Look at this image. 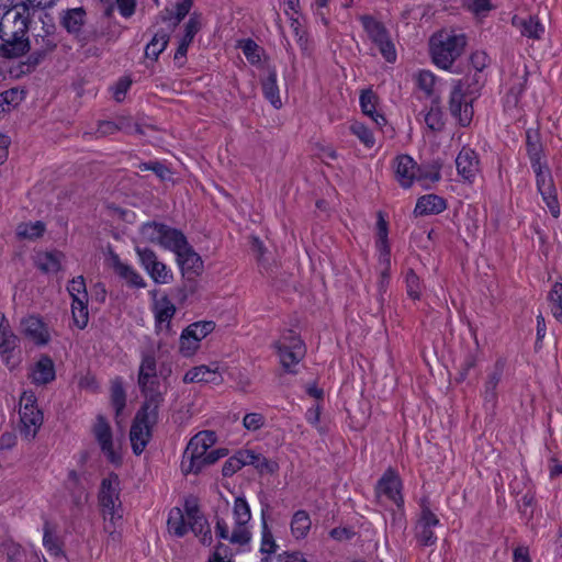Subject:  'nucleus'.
<instances>
[{"mask_svg": "<svg viewBox=\"0 0 562 562\" xmlns=\"http://www.w3.org/2000/svg\"><path fill=\"white\" fill-rule=\"evenodd\" d=\"M265 98L276 108L282 106L279 87L277 83V71L274 68L268 70L267 77L261 81Z\"/></svg>", "mask_w": 562, "mask_h": 562, "instance_id": "obj_35", "label": "nucleus"}, {"mask_svg": "<svg viewBox=\"0 0 562 562\" xmlns=\"http://www.w3.org/2000/svg\"><path fill=\"white\" fill-rule=\"evenodd\" d=\"M513 24L518 26L520 33L529 38L540 40L544 33V26L537 16H529L528 19H517V16H515Z\"/></svg>", "mask_w": 562, "mask_h": 562, "instance_id": "obj_38", "label": "nucleus"}, {"mask_svg": "<svg viewBox=\"0 0 562 562\" xmlns=\"http://www.w3.org/2000/svg\"><path fill=\"white\" fill-rule=\"evenodd\" d=\"M176 256L183 277L193 279L202 274L204 269L203 260L189 243Z\"/></svg>", "mask_w": 562, "mask_h": 562, "instance_id": "obj_20", "label": "nucleus"}, {"mask_svg": "<svg viewBox=\"0 0 562 562\" xmlns=\"http://www.w3.org/2000/svg\"><path fill=\"white\" fill-rule=\"evenodd\" d=\"M193 0H180L176 4L175 10H165L166 14L162 16V20L167 21L173 19V25H178L190 12Z\"/></svg>", "mask_w": 562, "mask_h": 562, "instance_id": "obj_47", "label": "nucleus"}, {"mask_svg": "<svg viewBox=\"0 0 562 562\" xmlns=\"http://www.w3.org/2000/svg\"><path fill=\"white\" fill-rule=\"evenodd\" d=\"M56 378L55 364L48 355H42L34 363L29 379L35 385H46Z\"/></svg>", "mask_w": 562, "mask_h": 562, "instance_id": "obj_21", "label": "nucleus"}, {"mask_svg": "<svg viewBox=\"0 0 562 562\" xmlns=\"http://www.w3.org/2000/svg\"><path fill=\"white\" fill-rule=\"evenodd\" d=\"M402 481L392 469L386 470L378 481L375 493L378 497L385 496L397 507L403 506L404 499L401 494Z\"/></svg>", "mask_w": 562, "mask_h": 562, "instance_id": "obj_18", "label": "nucleus"}, {"mask_svg": "<svg viewBox=\"0 0 562 562\" xmlns=\"http://www.w3.org/2000/svg\"><path fill=\"white\" fill-rule=\"evenodd\" d=\"M458 175L469 183H472L480 170V160L475 150L462 147L456 158Z\"/></svg>", "mask_w": 562, "mask_h": 562, "instance_id": "obj_19", "label": "nucleus"}, {"mask_svg": "<svg viewBox=\"0 0 562 562\" xmlns=\"http://www.w3.org/2000/svg\"><path fill=\"white\" fill-rule=\"evenodd\" d=\"M111 265L114 272L131 288L142 289L146 286L144 278L131 265L121 261L119 255H111Z\"/></svg>", "mask_w": 562, "mask_h": 562, "instance_id": "obj_23", "label": "nucleus"}, {"mask_svg": "<svg viewBox=\"0 0 562 562\" xmlns=\"http://www.w3.org/2000/svg\"><path fill=\"white\" fill-rule=\"evenodd\" d=\"M465 45L467 38L463 34L438 32L429 42L432 61L439 68L449 69L461 56Z\"/></svg>", "mask_w": 562, "mask_h": 562, "instance_id": "obj_5", "label": "nucleus"}, {"mask_svg": "<svg viewBox=\"0 0 562 562\" xmlns=\"http://www.w3.org/2000/svg\"><path fill=\"white\" fill-rule=\"evenodd\" d=\"M200 341L199 338L192 334L191 329H187V327L182 330L180 336V346L179 351L184 357L192 356L199 348Z\"/></svg>", "mask_w": 562, "mask_h": 562, "instance_id": "obj_50", "label": "nucleus"}, {"mask_svg": "<svg viewBox=\"0 0 562 562\" xmlns=\"http://www.w3.org/2000/svg\"><path fill=\"white\" fill-rule=\"evenodd\" d=\"M240 47H241V50H243L245 57L247 58V60L250 64L256 65V64L260 63L261 58H260V54H259V46L255 41H252L250 38L246 40L243 42Z\"/></svg>", "mask_w": 562, "mask_h": 562, "instance_id": "obj_55", "label": "nucleus"}, {"mask_svg": "<svg viewBox=\"0 0 562 562\" xmlns=\"http://www.w3.org/2000/svg\"><path fill=\"white\" fill-rule=\"evenodd\" d=\"M138 169L140 171H153L160 180H166L170 177V170L167 166H165L160 161H148V162H140L138 165Z\"/></svg>", "mask_w": 562, "mask_h": 562, "instance_id": "obj_54", "label": "nucleus"}, {"mask_svg": "<svg viewBox=\"0 0 562 562\" xmlns=\"http://www.w3.org/2000/svg\"><path fill=\"white\" fill-rule=\"evenodd\" d=\"M45 232V224L41 221L34 223H21L16 228V235L22 239H36Z\"/></svg>", "mask_w": 562, "mask_h": 562, "instance_id": "obj_46", "label": "nucleus"}, {"mask_svg": "<svg viewBox=\"0 0 562 562\" xmlns=\"http://www.w3.org/2000/svg\"><path fill=\"white\" fill-rule=\"evenodd\" d=\"M359 101L362 113L369 116L378 126L386 123L384 115L376 111L378 97L371 89L363 90Z\"/></svg>", "mask_w": 562, "mask_h": 562, "instance_id": "obj_32", "label": "nucleus"}, {"mask_svg": "<svg viewBox=\"0 0 562 562\" xmlns=\"http://www.w3.org/2000/svg\"><path fill=\"white\" fill-rule=\"evenodd\" d=\"M155 322L158 331H162L164 323H170L176 314V306L167 295L155 299L153 304Z\"/></svg>", "mask_w": 562, "mask_h": 562, "instance_id": "obj_29", "label": "nucleus"}, {"mask_svg": "<svg viewBox=\"0 0 562 562\" xmlns=\"http://www.w3.org/2000/svg\"><path fill=\"white\" fill-rule=\"evenodd\" d=\"M504 373V362L497 360L494 364L493 371L488 373L487 380L484 384L483 397L486 403H490L493 407L497 401V385L499 384Z\"/></svg>", "mask_w": 562, "mask_h": 562, "instance_id": "obj_31", "label": "nucleus"}, {"mask_svg": "<svg viewBox=\"0 0 562 562\" xmlns=\"http://www.w3.org/2000/svg\"><path fill=\"white\" fill-rule=\"evenodd\" d=\"M31 13L26 3L21 2L8 10L0 22V57L19 58L31 49L27 36Z\"/></svg>", "mask_w": 562, "mask_h": 562, "instance_id": "obj_1", "label": "nucleus"}, {"mask_svg": "<svg viewBox=\"0 0 562 562\" xmlns=\"http://www.w3.org/2000/svg\"><path fill=\"white\" fill-rule=\"evenodd\" d=\"M88 301L77 297L76 302H71L72 321L79 329L86 328L89 322Z\"/></svg>", "mask_w": 562, "mask_h": 562, "instance_id": "obj_44", "label": "nucleus"}, {"mask_svg": "<svg viewBox=\"0 0 562 562\" xmlns=\"http://www.w3.org/2000/svg\"><path fill=\"white\" fill-rule=\"evenodd\" d=\"M63 254L59 251L40 252L35 257V266L44 273L58 272L61 268Z\"/></svg>", "mask_w": 562, "mask_h": 562, "instance_id": "obj_36", "label": "nucleus"}, {"mask_svg": "<svg viewBox=\"0 0 562 562\" xmlns=\"http://www.w3.org/2000/svg\"><path fill=\"white\" fill-rule=\"evenodd\" d=\"M387 222L384 220L381 212L378 214V221H376V246H382L383 244H389L387 241Z\"/></svg>", "mask_w": 562, "mask_h": 562, "instance_id": "obj_62", "label": "nucleus"}, {"mask_svg": "<svg viewBox=\"0 0 562 562\" xmlns=\"http://www.w3.org/2000/svg\"><path fill=\"white\" fill-rule=\"evenodd\" d=\"M274 346L284 371L295 373L292 367L296 366L305 356V345L302 339L293 331H289Z\"/></svg>", "mask_w": 562, "mask_h": 562, "instance_id": "obj_12", "label": "nucleus"}, {"mask_svg": "<svg viewBox=\"0 0 562 562\" xmlns=\"http://www.w3.org/2000/svg\"><path fill=\"white\" fill-rule=\"evenodd\" d=\"M485 79L482 72L474 71L453 82L449 95V112L462 127L473 120V101L480 95Z\"/></svg>", "mask_w": 562, "mask_h": 562, "instance_id": "obj_2", "label": "nucleus"}, {"mask_svg": "<svg viewBox=\"0 0 562 562\" xmlns=\"http://www.w3.org/2000/svg\"><path fill=\"white\" fill-rule=\"evenodd\" d=\"M161 404L143 403L130 430L133 452L139 456L151 438V428L158 423Z\"/></svg>", "mask_w": 562, "mask_h": 562, "instance_id": "obj_6", "label": "nucleus"}, {"mask_svg": "<svg viewBox=\"0 0 562 562\" xmlns=\"http://www.w3.org/2000/svg\"><path fill=\"white\" fill-rule=\"evenodd\" d=\"M0 95L4 99L7 105L13 106L18 105L24 98L23 91L19 90L18 88L5 90L1 92Z\"/></svg>", "mask_w": 562, "mask_h": 562, "instance_id": "obj_64", "label": "nucleus"}, {"mask_svg": "<svg viewBox=\"0 0 562 562\" xmlns=\"http://www.w3.org/2000/svg\"><path fill=\"white\" fill-rule=\"evenodd\" d=\"M311 518L306 510H297L291 520V532L296 539L305 538L311 529Z\"/></svg>", "mask_w": 562, "mask_h": 562, "instance_id": "obj_39", "label": "nucleus"}, {"mask_svg": "<svg viewBox=\"0 0 562 562\" xmlns=\"http://www.w3.org/2000/svg\"><path fill=\"white\" fill-rule=\"evenodd\" d=\"M243 425L247 430L256 431L265 425V417L259 413H248L243 418Z\"/></svg>", "mask_w": 562, "mask_h": 562, "instance_id": "obj_60", "label": "nucleus"}, {"mask_svg": "<svg viewBox=\"0 0 562 562\" xmlns=\"http://www.w3.org/2000/svg\"><path fill=\"white\" fill-rule=\"evenodd\" d=\"M184 513L189 520V529L200 537V541L204 546H210L213 541L211 527L204 515L200 512L199 506L194 503L186 502Z\"/></svg>", "mask_w": 562, "mask_h": 562, "instance_id": "obj_17", "label": "nucleus"}, {"mask_svg": "<svg viewBox=\"0 0 562 562\" xmlns=\"http://www.w3.org/2000/svg\"><path fill=\"white\" fill-rule=\"evenodd\" d=\"M116 132H124L126 134H143L139 125L134 124L131 117L120 116L114 121Z\"/></svg>", "mask_w": 562, "mask_h": 562, "instance_id": "obj_57", "label": "nucleus"}, {"mask_svg": "<svg viewBox=\"0 0 562 562\" xmlns=\"http://www.w3.org/2000/svg\"><path fill=\"white\" fill-rule=\"evenodd\" d=\"M447 207V202L443 198L437 194H426L417 200L414 213L417 216L439 214Z\"/></svg>", "mask_w": 562, "mask_h": 562, "instance_id": "obj_28", "label": "nucleus"}, {"mask_svg": "<svg viewBox=\"0 0 562 562\" xmlns=\"http://www.w3.org/2000/svg\"><path fill=\"white\" fill-rule=\"evenodd\" d=\"M214 322H196L187 327V329H191L192 334H194V336L199 338V341H201L209 334H211L214 330Z\"/></svg>", "mask_w": 562, "mask_h": 562, "instance_id": "obj_59", "label": "nucleus"}, {"mask_svg": "<svg viewBox=\"0 0 562 562\" xmlns=\"http://www.w3.org/2000/svg\"><path fill=\"white\" fill-rule=\"evenodd\" d=\"M137 384L144 396V403H164L165 391H161V384L157 375V361L153 352H146L142 356Z\"/></svg>", "mask_w": 562, "mask_h": 562, "instance_id": "obj_7", "label": "nucleus"}, {"mask_svg": "<svg viewBox=\"0 0 562 562\" xmlns=\"http://www.w3.org/2000/svg\"><path fill=\"white\" fill-rule=\"evenodd\" d=\"M135 251L140 266L155 283L168 284L172 281L173 274L171 270L158 259V256L153 249L137 244L135 246Z\"/></svg>", "mask_w": 562, "mask_h": 562, "instance_id": "obj_13", "label": "nucleus"}, {"mask_svg": "<svg viewBox=\"0 0 562 562\" xmlns=\"http://www.w3.org/2000/svg\"><path fill=\"white\" fill-rule=\"evenodd\" d=\"M436 78L428 70L419 71L417 76V86L420 90H423L427 95H430L434 91Z\"/></svg>", "mask_w": 562, "mask_h": 562, "instance_id": "obj_58", "label": "nucleus"}, {"mask_svg": "<svg viewBox=\"0 0 562 562\" xmlns=\"http://www.w3.org/2000/svg\"><path fill=\"white\" fill-rule=\"evenodd\" d=\"M359 20L368 37L379 48L385 61L394 64L397 59V53L385 25L372 15H361Z\"/></svg>", "mask_w": 562, "mask_h": 562, "instance_id": "obj_10", "label": "nucleus"}, {"mask_svg": "<svg viewBox=\"0 0 562 562\" xmlns=\"http://www.w3.org/2000/svg\"><path fill=\"white\" fill-rule=\"evenodd\" d=\"M92 434L106 459L113 464L120 463L121 456L114 450L113 447L112 428L103 415L97 416L95 423L92 427Z\"/></svg>", "mask_w": 562, "mask_h": 562, "instance_id": "obj_16", "label": "nucleus"}, {"mask_svg": "<svg viewBox=\"0 0 562 562\" xmlns=\"http://www.w3.org/2000/svg\"><path fill=\"white\" fill-rule=\"evenodd\" d=\"M548 301L550 305V311L553 317L562 324V283L554 282L549 294Z\"/></svg>", "mask_w": 562, "mask_h": 562, "instance_id": "obj_43", "label": "nucleus"}, {"mask_svg": "<svg viewBox=\"0 0 562 562\" xmlns=\"http://www.w3.org/2000/svg\"><path fill=\"white\" fill-rule=\"evenodd\" d=\"M188 244L184 234L173 227L165 225L160 245L162 248L173 251L176 255Z\"/></svg>", "mask_w": 562, "mask_h": 562, "instance_id": "obj_34", "label": "nucleus"}, {"mask_svg": "<svg viewBox=\"0 0 562 562\" xmlns=\"http://www.w3.org/2000/svg\"><path fill=\"white\" fill-rule=\"evenodd\" d=\"M233 516L235 526L229 532L226 520L216 516L215 535L217 538L227 540L232 544L245 546L251 539V532L248 528V522L251 519L250 507L245 497L238 496L234 501Z\"/></svg>", "mask_w": 562, "mask_h": 562, "instance_id": "obj_3", "label": "nucleus"}, {"mask_svg": "<svg viewBox=\"0 0 562 562\" xmlns=\"http://www.w3.org/2000/svg\"><path fill=\"white\" fill-rule=\"evenodd\" d=\"M526 150L531 167L547 164L544 160L543 146L538 131L528 130L526 132Z\"/></svg>", "mask_w": 562, "mask_h": 562, "instance_id": "obj_30", "label": "nucleus"}, {"mask_svg": "<svg viewBox=\"0 0 562 562\" xmlns=\"http://www.w3.org/2000/svg\"><path fill=\"white\" fill-rule=\"evenodd\" d=\"M278 546L274 541L273 535L268 527L265 512L262 510V530H261V546L260 552L267 554L261 559V562H271L270 555L276 552Z\"/></svg>", "mask_w": 562, "mask_h": 562, "instance_id": "obj_40", "label": "nucleus"}, {"mask_svg": "<svg viewBox=\"0 0 562 562\" xmlns=\"http://www.w3.org/2000/svg\"><path fill=\"white\" fill-rule=\"evenodd\" d=\"M218 367L210 368L206 366H199L194 367L191 370H189L184 376L183 382L184 383H213V384H221L223 381L222 375L217 371Z\"/></svg>", "mask_w": 562, "mask_h": 562, "instance_id": "obj_26", "label": "nucleus"}, {"mask_svg": "<svg viewBox=\"0 0 562 562\" xmlns=\"http://www.w3.org/2000/svg\"><path fill=\"white\" fill-rule=\"evenodd\" d=\"M168 42L169 35L166 32L161 31L156 33L151 41L146 45V57L157 60L159 55L166 49Z\"/></svg>", "mask_w": 562, "mask_h": 562, "instance_id": "obj_42", "label": "nucleus"}, {"mask_svg": "<svg viewBox=\"0 0 562 562\" xmlns=\"http://www.w3.org/2000/svg\"><path fill=\"white\" fill-rule=\"evenodd\" d=\"M418 166L408 155H400L396 157L395 173L398 182L403 188H409L417 177Z\"/></svg>", "mask_w": 562, "mask_h": 562, "instance_id": "obj_25", "label": "nucleus"}, {"mask_svg": "<svg viewBox=\"0 0 562 562\" xmlns=\"http://www.w3.org/2000/svg\"><path fill=\"white\" fill-rule=\"evenodd\" d=\"M164 223L147 222L144 223L139 228L140 237L144 241L160 245L162 231L165 229Z\"/></svg>", "mask_w": 562, "mask_h": 562, "instance_id": "obj_41", "label": "nucleus"}, {"mask_svg": "<svg viewBox=\"0 0 562 562\" xmlns=\"http://www.w3.org/2000/svg\"><path fill=\"white\" fill-rule=\"evenodd\" d=\"M406 291L411 299L419 300L423 290V283L413 269H408L405 276Z\"/></svg>", "mask_w": 562, "mask_h": 562, "instance_id": "obj_51", "label": "nucleus"}, {"mask_svg": "<svg viewBox=\"0 0 562 562\" xmlns=\"http://www.w3.org/2000/svg\"><path fill=\"white\" fill-rule=\"evenodd\" d=\"M111 402L115 409V415L119 416L126 405V393L119 378L113 380L111 384Z\"/></svg>", "mask_w": 562, "mask_h": 562, "instance_id": "obj_45", "label": "nucleus"}, {"mask_svg": "<svg viewBox=\"0 0 562 562\" xmlns=\"http://www.w3.org/2000/svg\"><path fill=\"white\" fill-rule=\"evenodd\" d=\"M36 403L37 398L32 391L23 392L20 397V431L27 440L34 439L43 425V413Z\"/></svg>", "mask_w": 562, "mask_h": 562, "instance_id": "obj_11", "label": "nucleus"}, {"mask_svg": "<svg viewBox=\"0 0 562 562\" xmlns=\"http://www.w3.org/2000/svg\"><path fill=\"white\" fill-rule=\"evenodd\" d=\"M119 476L111 473L101 482L99 491V504L102 507L105 520L104 531L108 532L113 540L120 538L116 532V522L122 519V506L120 501Z\"/></svg>", "mask_w": 562, "mask_h": 562, "instance_id": "obj_4", "label": "nucleus"}, {"mask_svg": "<svg viewBox=\"0 0 562 562\" xmlns=\"http://www.w3.org/2000/svg\"><path fill=\"white\" fill-rule=\"evenodd\" d=\"M245 465L244 458L239 457V451L229 459H227L222 468V474L225 477L234 475Z\"/></svg>", "mask_w": 562, "mask_h": 562, "instance_id": "obj_56", "label": "nucleus"}, {"mask_svg": "<svg viewBox=\"0 0 562 562\" xmlns=\"http://www.w3.org/2000/svg\"><path fill=\"white\" fill-rule=\"evenodd\" d=\"M23 333L36 345H46L49 341V334L43 321L34 315L25 317L21 322Z\"/></svg>", "mask_w": 562, "mask_h": 562, "instance_id": "obj_24", "label": "nucleus"}, {"mask_svg": "<svg viewBox=\"0 0 562 562\" xmlns=\"http://www.w3.org/2000/svg\"><path fill=\"white\" fill-rule=\"evenodd\" d=\"M67 291L71 296L72 302H76L77 297L80 300H89L86 281L82 276L74 278L71 281H69L67 285Z\"/></svg>", "mask_w": 562, "mask_h": 562, "instance_id": "obj_52", "label": "nucleus"}, {"mask_svg": "<svg viewBox=\"0 0 562 562\" xmlns=\"http://www.w3.org/2000/svg\"><path fill=\"white\" fill-rule=\"evenodd\" d=\"M379 250V267L380 270L391 271V249L389 244L376 246Z\"/></svg>", "mask_w": 562, "mask_h": 562, "instance_id": "obj_63", "label": "nucleus"}, {"mask_svg": "<svg viewBox=\"0 0 562 562\" xmlns=\"http://www.w3.org/2000/svg\"><path fill=\"white\" fill-rule=\"evenodd\" d=\"M239 457L244 458L245 465H252L260 473H274L279 469V464L276 461L269 460L252 450H239Z\"/></svg>", "mask_w": 562, "mask_h": 562, "instance_id": "obj_33", "label": "nucleus"}, {"mask_svg": "<svg viewBox=\"0 0 562 562\" xmlns=\"http://www.w3.org/2000/svg\"><path fill=\"white\" fill-rule=\"evenodd\" d=\"M45 18H48L49 21H42V33L34 36L35 48L27 57V60L21 65L23 68L21 72L23 74L33 71L43 61L45 56L57 47L56 25L48 14H45Z\"/></svg>", "mask_w": 562, "mask_h": 562, "instance_id": "obj_9", "label": "nucleus"}, {"mask_svg": "<svg viewBox=\"0 0 562 562\" xmlns=\"http://www.w3.org/2000/svg\"><path fill=\"white\" fill-rule=\"evenodd\" d=\"M43 546L46 550L55 557H59L63 554L61 544L59 539L53 535V530L48 520H45L43 528Z\"/></svg>", "mask_w": 562, "mask_h": 562, "instance_id": "obj_48", "label": "nucleus"}, {"mask_svg": "<svg viewBox=\"0 0 562 562\" xmlns=\"http://www.w3.org/2000/svg\"><path fill=\"white\" fill-rule=\"evenodd\" d=\"M167 525L169 532L178 538L183 537L189 530L187 514L184 515L183 510L179 507H173L169 512Z\"/></svg>", "mask_w": 562, "mask_h": 562, "instance_id": "obj_37", "label": "nucleus"}, {"mask_svg": "<svg viewBox=\"0 0 562 562\" xmlns=\"http://www.w3.org/2000/svg\"><path fill=\"white\" fill-rule=\"evenodd\" d=\"M439 525V519L430 509L427 499L420 503V514L415 527V537L420 546L430 547L436 543L437 537L432 528Z\"/></svg>", "mask_w": 562, "mask_h": 562, "instance_id": "obj_15", "label": "nucleus"}, {"mask_svg": "<svg viewBox=\"0 0 562 562\" xmlns=\"http://www.w3.org/2000/svg\"><path fill=\"white\" fill-rule=\"evenodd\" d=\"M19 338L12 331L9 321L3 313L0 312V357L5 364H10L12 352L19 347Z\"/></svg>", "mask_w": 562, "mask_h": 562, "instance_id": "obj_22", "label": "nucleus"}, {"mask_svg": "<svg viewBox=\"0 0 562 562\" xmlns=\"http://www.w3.org/2000/svg\"><path fill=\"white\" fill-rule=\"evenodd\" d=\"M425 123L429 130L432 132H440L445 126V122L442 119V112L439 106H431L428 112L425 114Z\"/></svg>", "mask_w": 562, "mask_h": 562, "instance_id": "obj_53", "label": "nucleus"}, {"mask_svg": "<svg viewBox=\"0 0 562 562\" xmlns=\"http://www.w3.org/2000/svg\"><path fill=\"white\" fill-rule=\"evenodd\" d=\"M350 133L355 135L366 147L372 148L375 144V138L372 131L361 122L355 121L351 123Z\"/></svg>", "mask_w": 562, "mask_h": 562, "instance_id": "obj_49", "label": "nucleus"}, {"mask_svg": "<svg viewBox=\"0 0 562 562\" xmlns=\"http://www.w3.org/2000/svg\"><path fill=\"white\" fill-rule=\"evenodd\" d=\"M476 366V358L474 355L472 353H468L463 360V362L461 363V367H460V370L458 372V375L456 378V381L457 382H463L470 370L473 369L474 367Z\"/></svg>", "mask_w": 562, "mask_h": 562, "instance_id": "obj_61", "label": "nucleus"}, {"mask_svg": "<svg viewBox=\"0 0 562 562\" xmlns=\"http://www.w3.org/2000/svg\"><path fill=\"white\" fill-rule=\"evenodd\" d=\"M214 431L204 430L194 435L187 445L181 461V470L184 474H198L203 470V459L206 451L215 443Z\"/></svg>", "mask_w": 562, "mask_h": 562, "instance_id": "obj_8", "label": "nucleus"}, {"mask_svg": "<svg viewBox=\"0 0 562 562\" xmlns=\"http://www.w3.org/2000/svg\"><path fill=\"white\" fill-rule=\"evenodd\" d=\"M536 175L537 190L549 207L553 217L560 215V205L557 198L555 186L552 173L547 164L531 167Z\"/></svg>", "mask_w": 562, "mask_h": 562, "instance_id": "obj_14", "label": "nucleus"}, {"mask_svg": "<svg viewBox=\"0 0 562 562\" xmlns=\"http://www.w3.org/2000/svg\"><path fill=\"white\" fill-rule=\"evenodd\" d=\"M86 10L82 7L67 9L60 14V25L69 34L78 36L86 23Z\"/></svg>", "mask_w": 562, "mask_h": 562, "instance_id": "obj_27", "label": "nucleus"}]
</instances>
